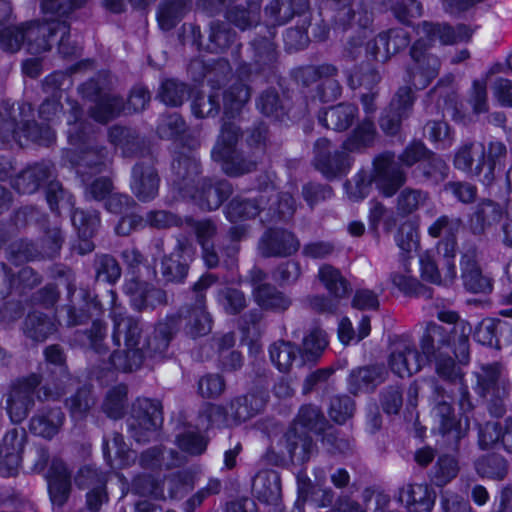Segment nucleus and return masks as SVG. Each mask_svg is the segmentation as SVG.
<instances>
[{
  "label": "nucleus",
  "mask_w": 512,
  "mask_h": 512,
  "mask_svg": "<svg viewBox=\"0 0 512 512\" xmlns=\"http://www.w3.org/2000/svg\"><path fill=\"white\" fill-rule=\"evenodd\" d=\"M112 307L110 317L113 322L112 341L124 349L115 350L110 356L114 369L133 372L141 368L145 359L162 357L173 338V327L169 323H159L152 334H146L140 319L127 314L116 304V292L110 291Z\"/></svg>",
  "instance_id": "f257e3e1"
},
{
  "label": "nucleus",
  "mask_w": 512,
  "mask_h": 512,
  "mask_svg": "<svg viewBox=\"0 0 512 512\" xmlns=\"http://www.w3.org/2000/svg\"><path fill=\"white\" fill-rule=\"evenodd\" d=\"M419 39L412 45L410 56L413 64L407 69L408 81L416 89L426 88L434 80L440 70V59L427 52L437 40L443 45H454L468 42L473 30L465 24L453 27L446 23L423 21L417 26Z\"/></svg>",
  "instance_id": "f03ea898"
},
{
  "label": "nucleus",
  "mask_w": 512,
  "mask_h": 512,
  "mask_svg": "<svg viewBox=\"0 0 512 512\" xmlns=\"http://www.w3.org/2000/svg\"><path fill=\"white\" fill-rule=\"evenodd\" d=\"M67 124L68 141L77 150L67 151L65 158L76 169L82 182H86L87 176L98 174L107 166L110 152L103 145L91 141L90 124L82 118V109L76 102L71 103Z\"/></svg>",
  "instance_id": "7ed1b4c3"
},
{
  "label": "nucleus",
  "mask_w": 512,
  "mask_h": 512,
  "mask_svg": "<svg viewBox=\"0 0 512 512\" xmlns=\"http://www.w3.org/2000/svg\"><path fill=\"white\" fill-rule=\"evenodd\" d=\"M428 152L419 142H413L399 155L398 161L391 153H384L374 160L373 181L384 197H392L405 184L406 173L400 164L411 167L422 162Z\"/></svg>",
  "instance_id": "20e7f679"
},
{
  "label": "nucleus",
  "mask_w": 512,
  "mask_h": 512,
  "mask_svg": "<svg viewBox=\"0 0 512 512\" xmlns=\"http://www.w3.org/2000/svg\"><path fill=\"white\" fill-rule=\"evenodd\" d=\"M434 342L446 343L444 328L430 322L426 326L420 346L422 354L416 347L408 342L396 343L389 356V367L393 373L401 378L409 377L420 371L434 354Z\"/></svg>",
  "instance_id": "39448f33"
},
{
  "label": "nucleus",
  "mask_w": 512,
  "mask_h": 512,
  "mask_svg": "<svg viewBox=\"0 0 512 512\" xmlns=\"http://www.w3.org/2000/svg\"><path fill=\"white\" fill-rule=\"evenodd\" d=\"M212 90L208 95L199 93L192 100L191 110L195 117L202 119L217 116L222 103L223 118L233 119L240 114L251 96L250 87L239 81L230 85L223 92L216 89Z\"/></svg>",
  "instance_id": "423d86ee"
},
{
  "label": "nucleus",
  "mask_w": 512,
  "mask_h": 512,
  "mask_svg": "<svg viewBox=\"0 0 512 512\" xmlns=\"http://www.w3.org/2000/svg\"><path fill=\"white\" fill-rule=\"evenodd\" d=\"M23 107L15 108L9 103L0 105V143L15 141L23 145L22 139L35 142L39 145L49 146L55 141V132L48 125H39L36 121L21 122L19 126L17 116Z\"/></svg>",
  "instance_id": "0eeeda50"
},
{
  "label": "nucleus",
  "mask_w": 512,
  "mask_h": 512,
  "mask_svg": "<svg viewBox=\"0 0 512 512\" xmlns=\"http://www.w3.org/2000/svg\"><path fill=\"white\" fill-rule=\"evenodd\" d=\"M476 392L487 402V409L494 417H502L506 412L509 396V381L504 367L497 362L485 364L475 372Z\"/></svg>",
  "instance_id": "6e6552de"
},
{
  "label": "nucleus",
  "mask_w": 512,
  "mask_h": 512,
  "mask_svg": "<svg viewBox=\"0 0 512 512\" xmlns=\"http://www.w3.org/2000/svg\"><path fill=\"white\" fill-rule=\"evenodd\" d=\"M218 281L214 274L207 273L191 287V300L186 311L182 314L185 320V333L191 338L202 337L212 329V318L206 307V291Z\"/></svg>",
  "instance_id": "1a4fd4ad"
},
{
  "label": "nucleus",
  "mask_w": 512,
  "mask_h": 512,
  "mask_svg": "<svg viewBox=\"0 0 512 512\" xmlns=\"http://www.w3.org/2000/svg\"><path fill=\"white\" fill-rule=\"evenodd\" d=\"M315 449V444L306 430L292 425L278 441L276 447H271L265 458L272 465H282L287 460L297 463L306 462Z\"/></svg>",
  "instance_id": "9d476101"
},
{
  "label": "nucleus",
  "mask_w": 512,
  "mask_h": 512,
  "mask_svg": "<svg viewBox=\"0 0 512 512\" xmlns=\"http://www.w3.org/2000/svg\"><path fill=\"white\" fill-rule=\"evenodd\" d=\"M163 422L162 406L157 400L138 398L127 418L130 436L138 443L148 442Z\"/></svg>",
  "instance_id": "9b49d317"
},
{
  "label": "nucleus",
  "mask_w": 512,
  "mask_h": 512,
  "mask_svg": "<svg viewBox=\"0 0 512 512\" xmlns=\"http://www.w3.org/2000/svg\"><path fill=\"white\" fill-rule=\"evenodd\" d=\"M42 380L41 375L32 373L11 385L5 408L13 423H21L27 418L35 405V391Z\"/></svg>",
  "instance_id": "f8f14e48"
},
{
  "label": "nucleus",
  "mask_w": 512,
  "mask_h": 512,
  "mask_svg": "<svg viewBox=\"0 0 512 512\" xmlns=\"http://www.w3.org/2000/svg\"><path fill=\"white\" fill-rule=\"evenodd\" d=\"M352 164L349 152L342 149H331V142L326 138L318 139L314 144V167L324 177L331 180L348 172Z\"/></svg>",
  "instance_id": "ddd939ff"
},
{
  "label": "nucleus",
  "mask_w": 512,
  "mask_h": 512,
  "mask_svg": "<svg viewBox=\"0 0 512 512\" xmlns=\"http://www.w3.org/2000/svg\"><path fill=\"white\" fill-rule=\"evenodd\" d=\"M70 24L66 20L50 19L32 21L24 25L25 42L31 54H41L51 49V39L58 33H67Z\"/></svg>",
  "instance_id": "4468645a"
},
{
  "label": "nucleus",
  "mask_w": 512,
  "mask_h": 512,
  "mask_svg": "<svg viewBox=\"0 0 512 512\" xmlns=\"http://www.w3.org/2000/svg\"><path fill=\"white\" fill-rule=\"evenodd\" d=\"M435 405L432 410V417L440 434L447 436L453 441L462 437L460 420L457 418L451 404L453 390L446 387H435Z\"/></svg>",
  "instance_id": "2eb2a0df"
},
{
  "label": "nucleus",
  "mask_w": 512,
  "mask_h": 512,
  "mask_svg": "<svg viewBox=\"0 0 512 512\" xmlns=\"http://www.w3.org/2000/svg\"><path fill=\"white\" fill-rule=\"evenodd\" d=\"M269 37L254 39L251 42V62L241 64L237 69L239 82H244L252 73L269 74L276 62L275 45Z\"/></svg>",
  "instance_id": "dca6fc26"
},
{
  "label": "nucleus",
  "mask_w": 512,
  "mask_h": 512,
  "mask_svg": "<svg viewBox=\"0 0 512 512\" xmlns=\"http://www.w3.org/2000/svg\"><path fill=\"white\" fill-rule=\"evenodd\" d=\"M413 104L414 96L411 87H400L380 117L379 125L383 132L387 135H396L400 131L402 122L410 116Z\"/></svg>",
  "instance_id": "f3484780"
},
{
  "label": "nucleus",
  "mask_w": 512,
  "mask_h": 512,
  "mask_svg": "<svg viewBox=\"0 0 512 512\" xmlns=\"http://www.w3.org/2000/svg\"><path fill=\"white\" fill-rule=\"evenodd\" d=\"M232 193L233 186L229 181L202 178L188 194L201 209L211 211L218 209Z\"/></svg>",
  "instance_id": "a211bd4d"
},
{
  "label": "nucleus",
  "mask_w": 512,
  "mask_h": 512,
  "mask_svg": "<svg viewBox=\"0 0 512 512\" xmlns=\"http://www.w3.org/2000/svg\"><path fill=\"white\" fill-rule=\"evenodd\" d=\"M328 2L334 12L335 25L343 30L353 24L367 28L372 23L373 13L363 0H328Z\"/></svg>",
  "instance_id": "6ab92c4d"
},
{
  "label": "nucleus",
  "mask_w": 512,
  "mask_h": 512,
  "mask_svg": "<svg viewBox=\"0 0 512 512\" xmlns=\"http://www.w3.org/2000/svg\"><path fill=\"white\" fill-rule=\"evenodd\" d=\"M27 439L24 429L13 428L5 433L0 445V473L4 476L17 472Z\"/></svg>",
  "instance_id": "aec40b11"
},
{
  "label": "nucleus",
  "mask_w": 512,
  "mask_h": 512,
  "mask_svg": "<svg viewBox=\"0 0 512 512\" xmlns=\"http://www.w3.org/2000/svg\"><path fill=\"white\" fill-rule=\"evenodd\" d=\"M159 185V174L151 162L139 161L134 165L130 188L139 201H152L158 195Z\"/></svg>",
  "instance_id": "412c9836"
},
{
  "label": "nucleus",
  "mask_w": 512,
  "mask_h": 512,
  "mask_svg": "<svg viewBox=\"0 0 512 512\" xmlns=\"http://www.w3.org/2000/svg\"><path fill=\"white\" fill-rule=\"evenodd\" d=\"M461 278L464 287L472 293H489L492 290L491 279L483 275L477 261V248L469 245L460 260Z\"/></svg>",
  "instance_id": "4be33fe9"
},
{
  "label": "nucleus",
  "mask_w": 512,
  "mask_h": 512,
  "mask_svg": "<svg viewBox=\"0 0 512 512\" xmlns=\"http://www.w3.org/2000/svg\"><path fill=\"white\" fill-rule=\"evenodd\" d=\"M295 235L283 229H269L259 241V251L263 257H286L299 249Z\"/></svg>",
  "instance_id": "5701e85b"
},
{
  "label": "nucleus",
  "mask_w": 512,
  "mask_h": 512,
  "mask_svg": "<svg viewBox=\"0 0 512 512\" xmlns=\"http://www.w3.org/2000/svg\"><path fill=\"white\" fill-rule=\"evenodd\" d=\"M126 292L131 295V305L138 311L155 310L168 305L166 290L148 282H133Z\"/></svg>",
  "instance_id": "b1692460"
},
{
  "label": "nucleus",
  "mask_w": 512,
  "mask_h": 512,
  "mask_svg": "<svg viewBox=\"0 0 512 512\" xmlns=\"http://www.w3.org/2000/svg\"><path fill=\"white\" fill-rule=\"evenodd\" d=\"M46 479L52 503L59 507L63 506L67 502L72 488L70 470L61 459L53 458Z\"/></svg>",
  "instance_id": "393cba45"
},
{
  "label": "nucleus",
  "mask_w": 512,
  "mask_h": 512,
  "mask_svg": "<svg viewBox=\"0 0 512 512\" xmlns=\"http://www.w3.org/2000/svg\"><path fill=\"white\" fill-rule=\"evenodd\" d=\"M486 147L481 142L470 141L462 144L454 155V166L473 177H483Z\"/></svg>",
  "instance_id": "a878e982"
},
{
  "label": "nucleus",
  "mask_w": 512,
  "mask_h": 512,
  "mask_svg": "<svg viewBox=\"0 0 512 512\" xmlns=\"http://www.w3.org/2000/svg\"><path fill=\"white\" fill-rule=\"evenodd\" d=\"M187 245L178 239L173 251L164 255L161 260L160 272L166 283H184L189 272V263L185 257Z\"/></svg>",
  "instance_id": "bb28decb"
},
{
  "label": "nucleus",
  "mask_w": 512,
  "mask_h": 512,
  "mask_svg": "<svg viewBox=\"0 0 512 512\" xmlns=\"http://www.w3.org/2000/svg\"><path fill=\"white\" fill-rule=\"evenodd\" d=\"M54 165L50 161H41L24 169L14 180L13 187L22 194H32L53 177Z\"/></svg>",
  "instance_id": "cd10ccee"
},
{
  "label": "nucleus",
  "mask_w": 512,
  "mask_h": 512,
  "mask_svg": "<svg viewBox=\"0 0 512 512\" xmlns=\"http://www.w3.org/2000/svg\"><path fill=\"white\" fill-rule=\"evenodd\" d=\"M65 415L61 408H42L29 421L32 434L45 439H52L64 424Z\"/></svg>",
  "instance_id": "c85d7f7f"
},
{
  "label": "nucleus",
  "mask_w": 512,
  "mask_h": 512,
  "mask_svg": "<svg viewBox=\"0 0 512 512\" xmlns=\"http://www.w3.org/2000/svg\"><path fill=\"white\" fill-rule=\"evenodd\" d=\"M102 308L97 297L90 291L81 289L72 300V305L67 310L68 325L76 326L85 324L89 320L101 314Z\"/></svg>",
  "instance_id": "c756f323"
},
{
  "label": "nucleus",
  "mask_w": 512,
  "mask_h": 512,
  "mask_svg": "<svg viewBox=\"0 0 512 512\" xmlns=\"http://www.w3.org/2000/svg\"><path fill=\"white\" fill-rule=\"evenodd\" d=\"M252 492L259 501L277 506L282 496L279 473L275 470L258 472L253 479Z\"/></svg>",
  "instance_id": "7c9ffc66"
},
{
  "label": "nucleus",
  "mask_w": 512,
  "mask_h": 512,
  "mask_svg": "<svg viewBox=\"0 0 512 512\" xmlns=\"http://www.w3.org/2000/svg\"><path fill=\"white\" fill-rule=\"evenodd\" d=\"M188 71L195 81H200L206 77L211 88L220 91L221 86L231 76L232 68L226 59L216 60L209 68H206L201 60L196 59L190 62Z\"/></svg>",
  "instance_id": "2f4dec72"
},
{
  "label": "nucleus",
  "mask_w": 512,
  "mask_h": 512,
  "mask_svg": "<svg viewBox=\"0 0 512 512\" xmlns=\"http://www.w3.org/2000/svg\"><path fill=\"white\" fill-rule=\"evenodd\" d=\"M270 196L264 193L253 198L241 196L234 197L226 207V217L231 222H238L251 219L259 215L260 211L265 209Z\"/></svg>",
  "instance_id": "473e14b6"
},
{
  "label": "nucleus",
  "mask_w": 512,
  "mask_h": 512,
  "mask_svg": "<svg viewBox=\"0 0 512 512\" xmlns=\"http://www.w3.org/2000/svg\"><path fill=\"white\" fill-rule=\"evenodd\" d=\"M435 492L426 484H407L400 488L398 500L414 511L429 512L435 503Z\"/></svg>",
  "instance_id": "72a5a7b5"
},
{
  "label": "nucleus",
  "mask_w": 512,
  "mask_h": 512,
  "mask_svg": "<svg viewBox=\"0 0 512 512\" xmlns=\"http://www.w3.org/2000/svg\"><path fill=\"white\" fill-rule=\"evenodd\" d=\"M266 404L263 393H249L236 397L228 405L233 425L240 424L258 414Z\"/></svg>",
  "instance_id": "f704fd0d"
},
{
  "label": "nucleus",
  "mask_w": 512,
  "mask_h": 512,
  "mask_svg": "<svg viewBox=\"0 0 512 512\" xmlns=\"http://www.w3.org/2000/svg\"><path fill=\"white\" fill-rule=\"evenodd\" d=\"M358 116V108L350 103H340L319 114V122L327 129L345 131Z\"/></svg>",
  "instance_id": "c9c22d12"
},
{
  "label": "nucleus",
  "mask_w": 512,
  "mask_h": 512,
  "mask_svg": "<svg viewBox=\"0 0 512 512\" xmlns=\"http://www.w3.org/2000/svg\"><path fill=\"white\" fill-rule=\"evenodd\" d=\"M174 183L185 193H190V186L195 183L196 177L201 172L198 159L192 155L179 154L172 162Z\"/></svg>",
  "instance_id": "e433bc0d"
},
{
  "label": "nucleus",
  "mask_w": 512,
  "mask_h": 512,
  "mask_svg": "<svg viewBox=\"0 0 512 512\" xmlns=\"http://www.w3.org/2000/svg\"><path fill=\"white\" fill-rule=\"evenodd\" d=\"M501 207L498 203L483 199L480 201L469 218V227L474 235H483L493 222L500 219Z\"/></svg>",
  "instance_id": "4c0bfd02"
},
{
  "label": "nucleus",
  "mask_w": 512,
  "mask_h": 512,
  "mask_svg": "<svg viewBox=\"0 0 512 512\" xmlns=\"http://www.w3.org/2000/svg\"><path fill=\"white\" fill-rule=\"evenodd\" d=\"M317 278L334 299H343L351 292L349 281L338 268L330 264L320 266Z\"/></svg>",
  "instance_id": "58836bf2"
},
{
  "label": "nucleus",
  "mask_w": 512,
  "mask_h": 512,
  "mask_svg": "<svg viewBox=\"0 0 512 512\" xmlns=\"http://www.w3.org/2000/svg\"><path fill=\"white\" fill-rule=\"evenodd\" d=\"M257 109L266 117L283 120L290 110L289 100L272 88L264 90L256 100Z\"/></svg>",
  "instance_id": "ea45409f"
},
{
  "label": "nucleus",
  "mask_w": 512,
  "mask_h": 512,
  "mask_svg": "<svg viewBox=\"0 0 512 512\" xmlns=\"http://www.w3.org/2000/svg\"><path fill=\"white\" fill-rule=\"evenodd\" d=\"M110 142L122 149L126 156H134L143 152L145 141L138 133L127 127L114 126L109 129Z\"/></svg>",
  "instance_id": "a19ab883"
},
{
  "label": "nucleus",
  "mask_w": 512,
  "mask_h": 512,
  "mask_svg": "<svg viewBox=\"0 0 512 512\" xmlns=\"http://www.w3.org/2000/svg\"><path fill=\"white\" fill-rule=\"evenodd\" d=\"M242 137L240 127L231 122L228 118H223V123L216 143L212 148V158H223L234 150H237V144Z\"/></svg>",
  "instance_id": "79ce46f5"
},
{
  "label": "nucleus",
  "mask_w": 512,
  "mask_h": 512,
  "mask_svg": "<svg viewBox=\"0 0 512 512\" xmlns=\"http://www.w3.org/2000/svg\"><path fill=\"white\" fill-rule=\"evenodd\" d=\"M261 3L262 0H247V7H230L226 11V18L241 30L252 28L260 21Z\"/></svg>",
  "instance_id": "37998d69"
},
{
  "label": "nucleus",
  "mask_w": 512,
  "mask_h": 512,
  "mask_svg": "<svg viewBox=\"0 0 512 512\" xmlns=\"http://www.w3.org/2000/svg\"><path fill=\"white\" fill-rule=\"evenodd\" d=\"M23 331L31 340L43 342L56 331V324L51 317L34 311L26 317Z\"/></svg>",
  "instance_id": "c03bdc74"
},
{
  "label": "nucleus",
  "mask_w": 512,
  "mask_h": 512,
  "mask_svg": "<svg viewBox=\"0 0 512 512\" xmlns=\"http://www.w3.org/2000/svg\"><path fill=\"white\" fill-rule=\"evenodd\" d=\"M122 110H124L122 98L106 93L95 101V105L90 108L89 114L95 121L105 124L119 116Z\"/></svg>",
  "instance_id": "a18cd8bd"
},
{
  "label": "nucleus",
  "mask_w": 512,
  "mask_h": 512,
  "mask_svg": "<svg viewBox=\"0 0 512 512\" xmlns=\"http://www.w3.org/2000/svg\"><path fill=\"white\" fill-rule=\"evenodd\" d=\"M376 137V127L372 120L365 118L343 142L342 149L359 152L373 145Z\"/></svg>",
  "instance_id": "49530a36"
},
{
  "label": "nucleus",
  "mask_w": 512,
  "mask_h": 512,
  "mask_svg": "<svg viewBox=\"0 0 512 512\" xmlns=\"http://www.w3.org/2000/svg\"><path fill=\"white\" fill-rule=\"evenodd\" d=\"M189 9V0H163L157 14L161 29L168 31L174 28Z\"/></svg>",
  "instance_id": "de8ad7c7"
},
{
  "label": "nucleus",
  "mask_w": 512,
  "mask_h": 512,
  "mask_svg": "<svg viewBox=\"0 0 512 512\" xmlns=\"http://www.w3.org/2000/svg\"><path fill=\"white\" fill-rule=\"evenodd\" d=\"M507 158V147L500 141H492L486 148L485 168L480 179L485 185H491L496 178V170L504 166Z\"/></svg>",
  "instance_id": "09e8293b"
},
{
  "label": "nucleus",
  "mask_w": 512,
  "mask_h": 512,
  "mask_svg": "<svg viewBox=\"0 0 512 512\" xmlns=\"http://www.w3.org/2000/svg\"><path fill=\"white\" fill-rule=\"evenodd\" d=\"M65 405L73 419L83 420L96 405V396L90 387L84 386L67 398Z\"/></svg>",
  "instance_id": "8fccbe9b"
},
{
  "label": "nucleus",
  "mask_w": 512,
  "mask_h": 512,
  "mask_svg": "<svg viewBox=\"0 0 512 512\" xmlns=\"http://www.w3.org/2000/svg\"><path fill=\"white\" fill-rule=\"evenodd\" d=\"M299 354L297 345L290 341L278 340L269 347L270 359L281 372H288Z\"/></svg>",
  "instance_id": "3c124183"
},
{
  "label": "nucleus",
  "mask_w": 512,
  "mask_h": 512,
  "mask_svg": "<svg viewBox=\"0 0 512 512\" xmlns=\"http://www.w3.org/2000/svg\"><path fill=\"white\" fill-rule=\"evenodd\" d=\"M106 334L105 323L95 319L90 329L76 331L74 340L83 347L90 348L97 353H102L107 350L104 342Z\"/></svg>",
  "instance_id": "603ef678"
},
{
  "label": "nucleus",
  "mask_w": 512,
  "mask_h": 512,
  "mask_svg": "<svg viewBox=\"0 0 512 512\" xmlns=\"http://www.w3.org/2000/svg\"><path fill=\"white\" fill-rule=\"evenodd\" d=\"M383 380V369L378 366L359 367L350 372L348 383L351 393L374 387Z\"/></svg>",
  "instance_id": "864d4df0"
},
{
  "label": "nucleus",
  "mask_w": 512,
  "mask_h": 512,
  "mask_svg": "<svg viewBox=\"0 0 512 512\" xmlns=\"http://www.w3.org/2000/svg\"><path fill=\"white\" fill-rule=\"evenodd\" d=\"M477 474L482 478L503 480L508 473V462L499 454L480 457L474 463Z\"/></svg>",
  "instance_id": "5fc2aeb1"
},
{
  "label": "nucleus",
  "mask_w": 512,
  "mask_h": 512,
  "mask_svg": "<svg viewBox=\"0 0 512 512\" xmlns=\"http://www.w3.org/2000/svg\"><path fill=\"white\" fill-rule=\"evenodd\" d=\"M429 193L421 189L406 187L400 191L396 199V211L400 216H408L425 206Z\"/></svg>",
  "instance_id": "6e6d98bb"
},
{
  "label": "nucleus",
  "mask_w": 512,
  "mask_h": 512,
  "mask_svg": "<svg viewBox=\"0 0 512 512\" xmlns=\"http://www.w3.org/2000/svg\"><path fill=\"white\" fill-rule=\"evenodd\" d=\"M256 303L265 310L282 313L292 304V300L275 286L263 287L254 296Z\"/></svg>",
  "instance_id": "4d7b16f0"
},
{
  "label": "nucleus",
  "mask_w": 512,
  "mask_h": 512,
  "mask_svg": "<svg viewBox=\"0 0 512 512\" xmlns=\"http://www.w3.org/2000/svg\"><path fill=\"white\" fill-rule=\"evenodd\" d=\"M221 164L222 171L230 177H239L254 171L257 163L245 157L238 150H234L223 158H212Z\"/></svg>",
  "instance_id": "13d9d810"
},
{
  "label": "nucleus",
  "mask_w": 512,
  "mask_h": 512,
  "mask_svg": "<svg viewBox=\"0 0 512 512\" xmlns=\"http://www.w3.org/2000/svg\"><path fill=\"white\" fill-rule=\"evenodd\" d=\"M265 16L267 18L268 33L274 35L276 26L286 24L294 16L292 0H272L265 7Z\"/></svg>",
  "instance_id": "bf43d9fd"
},
{
  "label": "nucleus",
  "mask_w": 512,
  "mask_h": 512,
  "mask_svg": "<svg viewBox=\"0 0 512 512\" xmlns=\"http://www.w3.org/2000/svg\"><path fill=\"white\" fill-rule=\"evenodd\" d=\"M236 33L221 21L210 23L209 42L206 49L213 53H219L227 49L235 40Z\"/></svg>",
  "instance_id": "052dcab7"
},
{
  "label": "nucleus",
  "mask_w": 512,
  "mask_h": 512,
  "mask_svg": "<svg viewBox=\"0 0 512 512\" xmlns=\"http://www.w3.org/2000/svg\"><path fill=\"white\" fill-rule=\"evenodd\" d=\"M293 425H297L306 431L309 430L317 434H323L327 429L328 423L320 408L314 405H304L300 408Z\"/></svg>",
  "instance_id": "680f3d73"
},
{
  "label": "nucleus",
  "mask_w": 512,
  "mask_h": 512,
  "mask_svg": "<svg viewBox=\"0 0 512 512\" xmlns=\"http://www.w3.org/2000/svg\"><path fill=\"white\" fill-rule=\"evenodd\" d=\"M188 93V86L184 82L170 78L161 82L157 97L165 105L177 107L183 104Z\"/></svg>",
  "instance_id": "e2e57ef3"
},
{
  "label": "nucleus",
  "mask_w": 512,
  "mask_h": 512,
  "mask_svg": "<svg viewBox=\"0 0 512 512\" xmlns=\"http://www.w3.org/2000/svg\"><path fill=\"white\" fill-rule=\"evenodd\" d=\"M417 170L421 172L425 181L433 184L444 181L449 174V167L446 162L435 154H428L418 165Z\"/></svg>",
  "instance_id": "0e129e2a"
},
{
  "label": "nucleus",
  "mask_w": 512,
  "mask_h": 512,
  "mask_svg": "<svg viewBox=\"0 0 512 512\" xmlns=\"http://www.w3.org/2000/svg\"><path fill=\"white\" fill-rule=\"evenodd\" d=\"M392 284L399 289L402 293L408 296H418L424 298H431L432 291L421 284L416 278L409 275L408 271L404 273L393 272L390 275Z\"/></svg>",
  "instance_id": "69168bd1"
},
{
  "label": "nucleus",
  "mask_w": 512,
  "mask_h": 512,
  "mask_svg": "<svg viewBox=\"0 0 512 512\" xmlns=\"http://www.w3.org/2000/svg\"><path fill=\"white\" fill-rule=\"evenodd\" d=\"M128 388L124 384H119L111 388L106 395L103 403L104 412L111 418H121L127 407Z\"/></svg>",
  "instance_id": "338daca9"
},
{
  "label": "nucleus",
  "mask_w": 512,
  "mask_h": 512,
  "mask_svg": "<svg viewBox=\"0 0 512 512\" xmlns=\"http://www.w3.org/2000/svg\"><path fill=\"white\" fill-rule=\"evenodd\" d=\"M328 345L325 331L314 328L302 341V357L308 361H316Z\"/></svg>",
  "instance_id": "774afa93"
}]
</instances>
